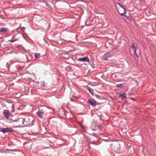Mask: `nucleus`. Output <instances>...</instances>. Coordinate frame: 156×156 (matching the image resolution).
I'll use <instances>...</instances> for the list:
<instances>
[{"instance_id": "f257e3e1", "label": "nucleus", "mask_w": 156, "mask_h": 156, "mask_svg": "<svg viewBox=\"0 0 156 156\" xmlns=\"http://www.w3.org/2000/svg\"><path fill=\"white\" fill-rule=\"evenodd\" d=\"M115 6L118 12L121 15H123L124 13H126L125 9L119 3H116L115 4Z\"/></svg>"}, {"instance_id": "f03ea898", "label": "nucleus", "mask_w": 156, "mask_h": 156, "mask_svg": "<svg viewBox=\"0 0 156 156\" xmlns=\"http://www.w3.org/2000/svg\"><path fill=\"white\" fill-rule=\"evenodd\" d=\"M137 44L135 43H133L131 44V48L133 50L134 54L137 58H139V56L136 53V49H137Z\"/></svg>"}, {"instance_id": "7ed1b4c3", "label": "nucleus", "mask_w": 156, "mask_h": 156, "mask_svg": "<svg viewBox=\"0 0 156 156\" xmlns=\"http://www.w3.org/2000/svg\"><path fill=\"white\" fill-rule=\"evenodd\" d=\"M77 2H76L75 3H71L69 6L70 7L72 8H80V5H81V3L82 2H80V3H77L76 4Z\"/></svg>"}, {"instance_id": "20e7f679", "label": "nucleus", "mask_w": 156, "mask_h": 156, "mask_svg": "<svg viewBox=\"0 0 156 156\" xmlns=\"http://www.w3.org/2000/svg\"><path fill=\"white\" fill-rule=\"evenodd\" d=\"M116 96L119 98L124 99L126 97V94L125 92L117 93Z\"/></svg>"}, {"instance_id": "39448f33", "label": "nucleus", "mask_w": 156, "mask_h": 156, "mask_svg": "<svg viewBox=\"0 0 156 156\" xmlns=\"http://www.w3.org/2000/svg\"><path fill=\"white\" fill-rule=\"evenodd\" d=\"M32 120H30L29 119H24L22 120V122L23 124H24V122H26L25 124L27 126H30L31 125L30 122L32 121Z\"/></svg>"}, {"instance_id": "423d86ee", "label": "nucleus", "mask_w": 156, "mask_h": 156, "mask_svg": "<svg viewBox=\"0 0 156 156\" xmlns=\"http://www.w3.org/2000/svg\"><path fill=\"white\" fill-rule=\"evenodd\" d=\"M13 131V130L12 129L9 128H6L2 129L0 130V131L3 133H5L9 132H11Z\"/></svg>"}, {"instance_id": "0eeeda50", "label": "nucleus", "mask_w": 156, "mask_h": 156, "mask_svg": "<svg viewBox=\"0 0 156 156\" xmlns=\"http://www.w3.org/2000/svg\"><path fill=\"white\" fill-rule=\"evenodd\" d=\"M3 113L5 117L8 119H9L10 115V113L9 110H4Z\"/></svg>"}, {"instance_id": "6e6552de", "label": "nucleus", "mask_w": 156, "mask_h": 156, "mask_svg": "<svg viewBox=\"0 0 156 156\" xmlns=\"http://www.w3.org/2000/svg\"><path fill=\"white\" fill-rule=\"evenodd\" d=\"M80 61H86L88 62L89 61V59L86 57L83 58H80L78 59Z\"/></svg>"}, {"instance_id": "1a4fd4ad", "label": "nucleus", "mask_w": 156, "mask_h": 156, "mask_svg": "<svg viewBox=\"0 0 156 156\" xmlns=\"http://www.w3.org/2000/svg\"><path fill=\"white\" fill-rule=\"evenodd\" d=\"M38 115V116L41 118H42L44 112L41 111H38L36 113Z\"/></svg>"}, {"instance_id": "9d476101", "label": "nucleus", "mask_w": 156, "mask_h": 156, "mask_svg": "<svg viewBox=\"0 0 156 156\" xmlns=\"http://www.w3.org/2000/svg\"><path fill=\"white\" fill-rule=\"evenodd\" d=\"M88 102L90 105L93 106L96 104V101L92 99L88 100Z\"/></svg>"}, {"instance_id": "9b49d317", "label": "nucleus", "mask_w": 156, "mask_h": 156, "mask_svg": "<svg viewBox=\"0 0 156 156\" xmlns=\"http://www.w3.org/2000/svg\"><path fill=\"white\" fill-rule=\"evenodd\" d=\"M62 57L63 58L66 60L68 59L69 58V55L65 53L63 54L62 55Z\"/></svg>"}, {"instance_id": "f8f14e48", "label": "nucleus", "mask_w": 156, "mask_h": 156, "mask_svg": "<svg viewBox=\"0 0 156 156\" xmlns=\"http://www.w3.org/2000/svg\"><path fill=\"white\" fill-rule=\"evenodd\" d=\"M8 29L7 28L2 27L0 30V32H6L7 31Z\"/></svg>"}, {"instance_id": "ddd939ff", "label": "nucleus", "mask_w": 156, "mask_h": 156, "mask_svg": "<svg viewBox=\"0 0 156 156\" xmlns=\"http://www.w3.org/2000/svg\"><path fill=\"white\" fill-rule=\"evenodd\" d=\"M102 60H107V58L106 57V54H105L104 56H102L101 57Z\"/></svg>"}, {"instance_id": "4468645a", "label": "nucleus", "mask_w": 156, "mask_h": 156, "mask_svg": "<svg viewBox=\"0 0 156 156\" xmlns=\"http://www.w3.org/2000/svg\"><path fill=\"white\" fill-rule=\"evenodd\" d=\"M87 89L89 91V92L92 94L93 95V89L90 88L89 87H87Z\"/></svg>"}, {"instance_id": "2eb2a0df", "label": "nucleus", "mask_w": 156, "mask_h": 156, "mask_svg": "<svg viewBox=\"0 0 156 156\" xmlns=\"http://www.w3.org/2000/svg\"><path fill=\"white\" fill-rule=\"evenodd\" d=\"M40 55V54L39 53H35L34 56L36 58H39V57Z\"/></svg>"}, {"instance_id": "dca6fc26", "label": "nucleus", "mask_w": 156, "mask_h": 156, "mask_svg": "<svg viewBox=\"0 0 156 156\" xmlns=\"http://www.w3.org/2000/svg\"><path fill=\"white\" fill-rule=\"evenodd\" d=\"M105 54L106 55L107 58L110 57L112 55V54L111 53V52Z\"/></svg>"}, {"instance_id": "f3484780", "label": "nucleus", "mask_w": 156, "mask_h": 156, "mask_svg": "<svg viewBox=\"0 0 156 156\" xmlns=\"http://www.w3.org/2000/svg\"><path fill=\"white\" fill-rule=\"evenodd\" d=\"M123 84L120 83L117 84L116 87L119 88H121L123 87Z\"/></svg>"}, {"instance_id": "a211bd4d", "label": "nucleus", "mask_w": 156, "mask_h": 156, "mask_svg": "<svg viewBox=\"0 0 156 156\" xmlns=\"http://www.w3.org/2000/svg\"><path fill=\"white\" fill-rule=\"evenodd\" d=\"M18 40L17 39H15L14 40H11L10 41L11 42H14L16 41H17Z\"/></svg>"}, {"instance_id": "6ab92c4d", "label": "nucleus", "mask_w": 156, "mask_h": 156, "mask_svg": "<svg viewBox=\"0 0 156 156\" xmlns=\"http://www.w3.org/2000/svg\"><path fill=\"white\" fill-rule=\"evenodd\" d=\"M25 29V27H21L20 28V29L21 30H23V29Z\"/></svg>"}, {"instance_id": "aec40b11", "label": "nucleus", "mask_w": 156, "mask_h": 156, "mask_svg": "<svg viewBox=\"0 0 156 156\" xmlns=\"http://www.w3.org/2000/svg\"><path fill=\"white\" fill-rule=\"evenodd\" d=\"M12 109H14V106L13 105H12Z\"/></svg>"}]
</instances>
